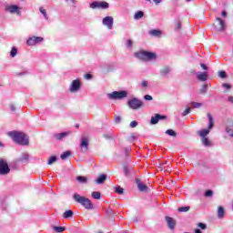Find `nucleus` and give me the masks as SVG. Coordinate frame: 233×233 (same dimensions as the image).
<instances>
[{"mask_svg": "<svg viewBox=\"0 0 233 233\" xmlns=\"http://www.w3.org/2000/svg\"><path fill=\"white\" fill-rule=\"evenodd\" d=\"M7 136L12 137L13 141L17 145H21L22 147H28L30 145L29 137L24 132L10 131L7 133Z\"/></svg>", "mask_w": 233, "mask_h": 233, "instance_id": "obj_1", "label": "nucleus"}, {"mask_svg": "<svg viewBox=\"0 0 233 233\" xmlns=\"http://www.w3.org/2000/svg\"><path fill=\"white\" fill-rule=\"evenodd\" d=\"M73 199L74 201H76V203H78L86 210H92V208H94V204H92V201H90L89 198L83 197L77 193H75L73 195Z\"/></svg>", "mask_w": 233, "mask_h": 233, "instance_id": "obj_2", "label": "nucleus"}, {"mask_svg": "<svg viewBox=\"0 0 233 233\" xmlns=\"http://www.w3.org/2000/svg\"><path fill=\"white\" fill-rule=\"evenodd\" d=\"M135 57L140 59V61H156L157 59V55L153 52L142 50L135 53Z\"/></svg>", "mask_w": 233, "mask_h": 233, "instance_id": "obj_3", "label": "nucleus"}, {"mask_svg": "<svg viewBox=\"0 0 233 233\" xmlns=\"http://www.w3.org/2000/svg\"><path fill=\"white\" fill-rule=\"evenodd\" d=\"M128 92L122 90V91H114L112 93L107 94V97L110 100H120L125 99V97H127Z\"/></svg>", "mask_w": 233, "mask_h": 233, "instance_id": "obj_4", "label": "nucleus"}, {"mask_svg": "<svg viewBox=\"0 0 233 233\" xmlns=\"http://www.w3.org/2000/svg\"><path fill=\"white\" fill-rule=\"evenodd\" d=\"M129 108L132 110H139L143 106V101L139 100L137 97H134L127 101Z\"/></svg>", "mask_w": 233, "mask_h": 233, "instance_id": "obj_5", "label": "nucleus"}, {"mask_svg": "<svg viewBox=\"0 0 233 233\" xmlns=\"http://www.w3.org/2000/svg\"><path fill=\"white\" fill-rule=\"evenodd\" d=\"M10 174V167H8V162L5 159H0V176H6Z\"/></svg>", "mask_w": 233, "mask_h": 233, "instance_id": "obj_6", "label": "nucleus"}, {"mask_svg": "<svg viewBox=\"0 0 233 233\" xmlns=\"http://www.w3.org/2000/svg\"><path fill=\"white\" fill-rule=\"evenodd\" d=\"M110 5L107 2H93L90 4V8L93 10L96 8H101L102 10H106Z\"/></svg>", "mask_w": 233, "mask_h": 233, "instance_id": "obj_7", "label": "nucleus"}, {"mask_svg": "<svg viewBox=\"0 0 233 233\" xmlns=\"http://www.w3.org/2000/svg\"><path fill=\"white\" fill-rule=\"evenodd\" d=\"M102 25L106 26L108 30H112L114 28V17L112 16H106L102 19Z\"/></svg>", "mask_w": 233, "mask_h": 233, "instance_id": "obj_8", "label": "nucleus"}, {"mask_svg": "<svg viewBox=\"0 0 233 233\" xmlns=\"http://www.w3.org/2000/svg\"><path fill=\"white\" fill-rule=\"evenodd\" d=\"M43 40L41 36H31L27 39L26 45H28V46H34L39 43H43Z\"/></svg>", "mask_w": 233, "mask_h": 233, "instance_id": "obj_9", "label": "nucleus"}, {"mask_svg": "<svg viewBox=\"0 0 233 233\" xmlns=\"http://www.w3.org/2000/svg\"><path fill=\"white\" fill-rule=\"evenodd\" d=\"M5 12H9V14H16L18 15H21V7L15 5H11L5 6Z\"/></svg>", "mask_w": 233, "mask_h": 233, "instance_id": "obj_10", "label": "nucleus"}, {"mask_svg": "<svg viewBox=\"0 0 233 233\" xmlns=\"http://www.w3.org/2000/svg\"><path fill=\"white\" fill-rule=\"evenodd\" d=\"M81 89V81L79 79L73 80L70 86L69 91L70 92H79Z\"/></svg>", "mask_w": 233, "mask_h": 233, "instance_id": "obj_11", "label": "nucleus"}, {"mask_svg": "<svg viewBox=\"0 0 233 233\" xmlns=\"http://www.w3.org/2000/svg\"><path fill=\"white\" fill-rule=\"evenodd\" d=\"M70 134H72V131L56 133L54 135V137H55V139H56V141H63V139H65V137H68V136H70Z\"/></svg>", "mask_w": 233, "mask_h": 233, "instance_id": "obj_12", "label": "nucleus"}, {"mask_svg": "<svg viewBox=\"0 0 233 233\" xmlns=\"http://www.w3.org/2000/svg\"><path fill=\"white\" fill-rule=\"evenodd\" d=\"M161 119H167V116L163 115L156 114L154 116L151 117L150 123L152 125H157V123H159V120Z\"/></svg>", "mask_w": 233, "mask_h": 233, "instance_id": "obj_13", "label": "nucleus"}, {"mask_svg": "<svg viewBox=\"0 0 233 233\" xmlns=\"http://www.w3.org/2000/svg\"><path fill=\"white\" fill-rule=\"evenodd\" d=\"M196 76L198 81H208V73L207 72H198L196 74Z\"/></svg>", "mask_w": 233, "mask_h": 233, "instance_id": "obj_14", "label": "nucleus"}, {"mask_svg": "<svg viewBox=\"0 0 233 233\" xmlns=\"http://www.w3.org/2000/svg\"><path fill=\"white\" fill-rule=\"evenodd\" d=\"M89 140L86 137H82L80 140V147L82 150H88Z\"/></svg>", "mask_w": 233, "mask_h": 233, "instance_id": "obj_15", "label": "nucleus"}, {"mask_svg": "<svg viewBox=\"0 0 233 233\" xmlns=\"http://www.w3.org/2000/svg\"><path fill=\"white\" fill-rule=\"evenodd\" d=\"M166 221L170 230H174V228H176V219L171 217H166Z\"/></svg>", "mask_w": 233, "mask_h": 233, "instance_id": "obj_16", "label": "nucleus"}, {"mask_svg": "<svg viewBox=\"0 0 233 233\" xmlns=\"http://www.w3.org/2000/svg\"><path fill=\"white\" fill-rule=\"evenodd\" d=\"M136 183H137V187L140 190V192H147V190H148V187H147V185L143 184V182H141V180L139 178L136 179Z\"/></svg>", "mask_w": 233, "mask_h": 233, "instance_id": "obj_17", "label": "nucleus"}, {"mask_svg": "<svg viewBox=\"0 0 233 233\" xmlns=\"http://www.w3.org/2000/svg\"><path fill=\"white\" fill-rule=\"evenodd\" d=\"M217 21L218 23V28H217V30L218 32L225 31V21H223V19H221V18H217Z\"/></svg>", "mask_w": 233, "mask_h": 233, "instance_id": "obj_18", "label": "nucleus"}, {"mask_svg": "<svg viewBox=\"0 0 233 233\" xmlns=\"http://www.w3.org/2000/svg\"><path fill=\"white\" fill-rule=\"evenodd\" d=\"M95 181L96 185H103V183L106 181V175H100Z\"/></svg>", "mask_w": 233, "mask_h": 233, "instance_id": "obj_19", "label": "nucleus"}, {"mask_svg": "<svg viewBox=\"0 0 233 233\" xmlns=\"http://www.w3.org/2000/svg\"><path fill=\"white\" fill-rule=\"evenodd\" d=\"M169 74H170V67L168 66L162 68L160 71L161 77H167Z\"/></svg>", "mask_w": 233, "mask_h": 233, "instance_id": "obj_20", "label": "nucleus"}, {"mask_svg": "<svg viewBox=\"0 0 233 233\" xmlns=\"http://www.w3.org/2000/svg\"><path fill=\"white\" fill-rule=\"evenodd\" d=\"M208 130H212L214 127V117H212V115H210V113H208Z\"/></svg>", "mask_w": 233, "mask_h": 233, "instance_id": "obj_21", "label": "nucleus"}, {"mask_svg": "<svg viewBox=\"0 0 233 233\" xmlns=\"http://www.w3.org/2000/svg\"><path fill=\"white\" fill-rule=\"evenodd\" d=\"M72 156V152L71 151H65L61 156L60 158L65 161L66 159H68V157H70Z\"/></svg>", "mask_w": 233, "mask_h": 233, "instance_id": "obj_22", "label": "nucleus"}, {"mask_svg": "<svg viewBox=\"0 0 233 233\" xmlns=\"http://www.w3.org/2000/svg\"><path fill=\"white\" fill-rule=\"evenodd\" d=\"M73 216H74V211H72L71 209L66 210V211L63 214L64 219H68V218H72Z\"/></svg>", "mask_w": 233, "mask_h": 233, "instance_id": "obj_23", "label": "nucleus"}, {"mask_svg": "<svg viewBox=\"0 0 233 233\" xmlns=\"http://www.w3.org/2000/svg\"><path fill=\"white\" fill-rule=\"evenodd\" d=\"M30 156L27 153H23L22 157L18 158L19 163H23L25 161H28Z\"/></svg>", "mask_w": 233, "mask_h": 233, "instance_id": "obj_24", "label": "nucleus"}, {"mask_svg": "<svg viewBox=\"0 0 233 233\" xmlns=\"http://www.w3.org/2000/svg\"><path fill=\"white\" fill-rule=\"evenodd\" d=\"M145 15V13H143V11H137L135 15H134V19H136L137 21H138V19L143 18Z\"/></svg>", "mask_w": 233, "mask_h": 233, "instance_id": "obj_25", "label": "nucleus"}, {"mask_svg": "<svg viewBox=\"0 0 233 233\" xmlns=\"http://www.w3.org/2000/svg\"><path fill=\"white\" fill-rule=\"evenodd\" d=\"M149 35H154L155 37H159V35H161V31L157 29H153L149 31Z\"/></svg>", "mask_w": 233, "mask_h": 233, "instance_id": "obj_26", "label": "nucleus"}, {"mask_svg": "<svg viewBox=\"0 0 233 233\" xmlns=\"http://www.w3.org/2000/svg\"><path fill=\"white\" fill-rule=\"evenodd\" d=\"M218 216L219 219H221V218H224V216H225V208L223 207H218Z\"/></svg>", "mask_w": 233, "mask_h": 233, "instance_id": "obj_27", "label": "nucleus"}, {"mask_svg": "<svg viewBox=\"0 0 233 233\" xmlns=\"http://www.w3.org/2000/svg\"><path fill=\"white\" fill-rule=\"evenodd\" d=\"M200 137H207V136H208V134H210V130L208 129H202L201 131L198 132Z\"/></svg>", "mask_w": 233, "mask_h": 233, "instance_id": "obj_28", "label": "nucleus"}, {"mask_svg": "<svg viewBox=\"0 0 233 233\" xmlns=\"http://www.w3.org/2000/svg\"><path fill=\"white\" fill-rule=\"evenodd\" d=\"M53 230H54V232L62 233V232H65L66 228H65V227H57V226H55V227L53 228Z\"/></svg>", "mask_w": 233, "mask_h": 233, "instance_id": "obj_29", "label": "nucleus"}, {"mask_svg": "<svg viewBox=\"0 0 233 233\" xmlns=\"http://www.w3.org/2000/svg\"><path fill=\"white\" fill-rule=\"evenodd\" d=\"M39 12L44 15L45 20L48 21V15L46 14V10L44 7L39 8Z\"/></svg>", "mask_w": 233, "mask_h": 233, "instance_id": "obj_30", "label": "nucleus"}, {"mask_svg": "<svg viewBox=\"0 0 233 233\" xmlns=\"http://www.w3.org/2000/svg\"><path fill=\"white\" fill-rule=\"evenodd\" d=\"M76 181H78V183H86L88 181V179L86 178V177H81L78 176L76 177Z\"/></svg>", "mask_w": 233, "mask_h": 233, "instance_id": "obj_31", "label": "nucleus"}, {"mask_svg": "<svg viewBox=\"0 0 233 233\" xmlns=\"http://www.w3.org/2000/svg\"><path fill=\"white\" fill-rule=\"evenodd\" d=\"M202 145H204V147H210V140L208 137H205L202 138Z\"/></svg>", "mask_w": 233, "mask_h": 233, "instance_id": "obj_32", "label": "nucleus"}, {"mask_svg": "<svg viewBox=\"0 0 233 233\" xmlns=\"http://www.w3.org/2000/svg\"><path fill=\"white\" fill-rule=\"evenodd\" d=\"M115 192H116V194H119L121 196L124 194L125 189H123V187L118 186V187H115Z\"/></svg>", "mask_w": 233, "mask_h": 233, "instance_id": "obj_33", "label": "nucleus"}, {"mask_svg": "<svg viewBox=\"0 0 233 233\" xmlns=\"http://www.w3.org/2000/svg\"><path fill=\"white\" fill-rule=\"evenodd\" d=\"M166 134H167V136H171V137H176V136H177L176 131H174L173 129L166 130Z\"/></svg>", "mask_w": 233, "mask_h": 233, "instance_id": "obj_34", "label": "nucleus"}, {"mask_svg": "<svg viewBox=\"0 0 233 233\" xmlns=\"http://www.w3.org/2000/svg\"><path fill=\"white\" fill-rule=\"evenodd\" d=\"M190 105L194 108H201V106H203V103H199V102H191Z\"/></svg>", "mask_w": 233, "mask_h": 233, "instance_id": "obj_35", "label": "nucleus"}, {"mask_svg": "<svg viewBox=\"0 0 233 233\" xmlns=\"http://www.w3.org/2000/svg\"><path fill=\"white\" fill-rule=\"evenodd\" d=\"M57 161V157L53 156L47 160V165H54Z\"/></svg>", "mask_w": 233, "mask_h": 233, "instance_id": "obj_36", "label": "nucleus"}, {"mask_svg": "<svg viewBox=\"0 0 233 233\" xmlns=\"http://www.w3.org/2000/svg\"><path fill=\"white\" fill-rule=\"evenodd\" d=\"M92 198L94 199H101V193L95 191L92 193Z\"/></svg>", "mask_w": 233, "mask_h": 233, "instance_id": "obj_37", "label": "nucleus"}, {"mask_svg": "<svg viewBox=\"0 0 233 233\" xmlns=\"http://www.w3.org/2000/svg\"><path fill=\"white\" fill-rule=\"evenodd\" d=\"M208 90V85L205 84L202 86L200 89V94H207Z\"/></svg>", "mask_w": 233, "mask_h": 233, "instance_id": "obj_38", "label": "nucleus"}, {"mask_svg": "<svg viewBox=\"0 0 233 233\" xmlns=\"http://www.w3.org/2000/svg\"><path fill=\"white\" fill-rule=\"evenodd\" d=\"M10 56H11V57H15L17 56V48L12 47Z\"/></svg>", "mask_w": 233, "mask_h": 233, "instance_id": "obj_39", "label": "nucleus"}, {"mask_svg": "<svg viewBox=\"0 0 233 233\" xmlns=\"http://www.w3.org/2000/svg\"><path fill=\"white\" fill-rule=\"evenodd\" d=\"M218 77H220L221 79H227V72L218 71Z\"/></svg>", "mask_w": 233, "mask_h": 233, "instance_id": "obj_40", "label": "nucleus"}, {"mask_svg": "<svg viewBox=\"0 0 233 233\" xmlns=\"http://www.w3.org/2000/svg\"><path fill=\"white\" fill-rule=\"evenodd\" d=\"M188 210H190V207L188 206L178 208V212H188Z\"/></svg>", "mask_w": 233, "mask_h": 233, "instance_id": "obj_41", "label": "nucleus"}, {"mask_svg": "<svg viewBox=\"0 0 233 233\" xmlns=\"http://www.w3.org/2000/svg\"><path fill=\"white\" fill-rule=\"evenodd\" d=\"M198 228H201V230H207V224L204 223H198Z\"/></svg>", "mask_w": 233, "mask_h": 233, "instance_id": "obj_42", "label": "nucleus"}, {"mask_svg": "<svg viewBox=\"0 0 233 233\" xmlns=\"http://www.w3.org/2000/svg\"><path fill=\"white\" fill-rule=\"evenodd\" d=\"M134 43L132 42V40L128 39L127 41V48H132Z\"/></svg>", "mask_w": 233, "mask_h": 233, "instance_id": "obj_43", "label": "nucleus"}, {"mask_svg": "<svg viewBox=\"0 0 233 233\" xmlns=\"http://www.w3.org/2000/svg\"><path fill=\"white\" fill-rule=\"evenodd\" d=\"M188 114H190V107L186 108V109L183 111L182 116H188Z\"/></svg>", "mask_w": 233, "mask_h": 233, "instance_id": "obj_44", "label": "nucleus"}, {"mask_svg": "<svg viewBox=\"0 0 233 233\" xmlns=\"http://www.w3.org/2000/svg\"><path fill=\"white\" fill-rule=\"evenodd\" d=\"M141 86H142L143 88L148 87V81L143 80L142 83H141Z\"/></svg>", "mask_w": 233, "mask_h": 233, "instance_id": "obj_45", "label": "nucleus"}, {"mask_svg": "<svg viewBox=\"0 0 233 233\" xmlns=\"http://www.w3.org/2000/svg\"><path fill=\"white\" fill-rule=\"evenodd\" d=\"M214 194V192H212V190L208 189L206 191L205 196L206 198H210V196H212Z\"/></svg>", "mask_w": 233, "mask_h": 233, "instance_id": "obj_46", "label": "nucleus"}, {"mask_svg": "<svg viewBox=\"0 0 233 233\" xmlns=\"http://www.w3.org/2000/svg\"><path fill=\"white\" fill-rule=\"evenodd\" d=\"M131 128H136L137 127V121H132L129 125Z\"/></svg>", "mask_w": 233, "mask_h": 233, "instance_id": "obj_47", "label": "nucleus"}, {"mask_svg": "<svg viewBox=\"0 0 233 233\" xmlns=\"http://www.w3.org/2000/svg\"><path fill=\"white\" fill-rule=\"evenodd\" d=\"M124 173H125V176H128V174H130V170L127 166L124 167Z\"/></svg>", "mask_w": 233, "mask_h": 233, "instance_id": "obj_48", "label": "nucleus"}, {"mask_svg": "<svg viewBox=\"0 0 233 233\" xmlns=\"http://www.w3.org/2000/svg\"><path fill=\"white\" fill-rule=\"evenodd\" d=\"M144 99H146V101H152V96H150V95H146V96H144Z\"/></svg>", "mask_w": 233, "mask_h": 233, "instance_id": "obj_49", "label": "nucleus"}, {"mask_svg": "<svg viewBox=\"0 0 233 233\" xmlns=\"http://www.w3.org/2000/svg\"><path fill=\"white\" fill-rule=\"evenodd\" d=\"M115 122H116V123H121V116H115Z\"/></svg>", "mask_w": 233, "mask_h": 233, "instance_id": "obj_50", "label": "nucleus"}, {"mask_svg": "<svg viewBox=\"0 0 233 233\" xmlns=\"http://www.w3.org/2000/svg\"><path fill=\"white\" fill-rule=\"evenodd\" d=\"M84 77H85V79L89 80V79H92V75H91V74H86V75L84 76Z\"/></svg>", "mask_w": 233, "mask_h": 233, "instance_id": "obj_51", "label": "nucleus"}, {"mask_svg": "<svg viewBox=\"0 0 233 233\" xmlns=\"http://www.w3.org/2000/svg\"><path fill=\"white\" fill-rule=\"evenodd\" d=\"M9 108H10L11 112H15V106L13 105V104H11V105L9 106Z\"/></svg>", "mask_w": 233, "mask_h": 233, "instance_id": "obj_52", "label": "nucleus"}, {"mask_svg": "<svg viewBox=\"0 0 233 233\" xmlns=\"http://www.w3.org/2000/svg\"><path fill=\"white\" fill-rule=\"evenodd\" d=\"M222 86L224 88H227L228 90H229V88H231L230 85H228V84H223Z\"/></svg>", "mask_w": 233, "mask_h": 233, "instance_id": "obj_53", "label": "nucleus"}, {"mask_svg": "<svg viewBox=\"0 0 233 233\" xmlns=\"http://www.w3.org/2000/svg\"><path fill=\"white\" fill-rule=\"evenodd\" d=\"M201 68H203L204 70H208V67L207 66V65L205 64H200Z\"/></svg>", "mask_w": 233, "mask_h": 233, "instance_id": "obj_54", "label": "nucleus"}, {"mask_svg": "<svg viewBox=\"0 0 233 233\" xmlns=\"http://www.w3.org/2000/svg\"><path fill=\"white\" fill-rule=\"evenodd\" d=\"M155 5H159L160 3H163V0H153Z\"/></svg>", "mask_w": 233, "mask_h": 233, "instance_id": "obj_55", "label": "nucleus"}, {"mask_svg": "<svg viewBox=\"0 0 233 233\" xmlns=\"http://www.w3.org/2000/svg\"><path fill=\"white\" fill-rule=\"evenodd\" d=\"M180 28H181V22H178L177 24V30H180Z\"/></svg>", "mask_w": 233, "mask_h": 233, "instance_id": "obj_56", "label": "nucleus"}, {"mask_svg": "<svg viewBox=\"0 0 233 233\" xmlns=\"http://www.w3.org/2000/svg\"><path fill=\"white\" fill-rule=\"evenodd\" d=\"M228 101H229V103H233V96H228Z\"/></svg>", "mask_w": 233, "mask_h": 233, "instance_id": "obj_57", "label": "nucleus"}, {"mask_svg": "<svg viewBox=\"0 0 233 233\" xmlns=\"http://www.w3.org/2000/svg\"><path fill=\"white\" fill-rule=\"evenodd\" d=\"M66 3H68V1H70V3L72 4V5H76V0H66Z\"/></svg>", "mask_w": 233, "mask_h": 233, "instance_id": "obj_58", "label": "nucleus"}, {"mask_svg": "<svg viewBox=\"0 0 233 233\" xmlns=\"http://www.w3.org/2000/svg\"><path fill=\"white\" fill-rule=\"evenodd\" d=\"M195 233H202V232H201V229L197 228V229H195Z\"/></svg>", "mask_w": 233, "mask_h": 233, "instance_id": "obj_59", "label": "nucleus"}, {"mask_svg": "<svg viewBox=\"0 0 233 233\" xmlns=\"http://www.w3.org/2000/svg\"><path fill=\"white\" fill-rule=\"evenodd\" d=\"M227 15V11H222V17H225Z\"/></svg>", "mask_w": 233, "mask_h": 233, "instance_id": "obj_60", "label": "nucleus"}, {"mask_svg": "<svg viewBox=\"0 0 233 233\" xmlns=\"http://www.w3.org/2000/svg\"><path fill=\"white\" fill-rule=\"evenodd\" d=\"M226 132H227V134H228L230 132V129L228 127H227Z\"/></svg>", "mask_w": 233, "mask_h": 233, "instance_id": "obj_61", "label": "nucleus"}, {"mask_svg": "<svg viewBox=\"0 0 233 233\" xmlns=\"http://www.w3.org/2000/svg\"><path fill=\"white\" fill-rule=\"evenodd\" d=\"M0 147H5V145H3V143L0 142Z\"/></svg>", "mask_w": 233, "mask_h": 233, "instance_id": "obj_62", "label": "nucleus"}, {"mask_svg": "<svg viewBox=\"0 0 233 233\" xmlns=\"http://www.w3.org/2000/svg\"><path fill=\"white\" fill-rule=\"evenodd\" d=\"M131 137H132V139H136V137H134V136H132Z\"/></svg>", "mask_w": 233, "mask_h": 233, "instance_id": "obj_63", "label": "nucleus"}, {"mask_svg": "<svg viewBox=\"0 0 233 233\" xmlns=\"http://www.w3.org/2000/svg\"><path fill=\"white\" fill-rule=\"evenodd\" d=\"M187 1V3H190V1H192V0H186Z\"/></svg>", "mask_w": 233, "mask_h": 233, "instance_id": "obj_64", "label": "nucleus"}]
</instances>
